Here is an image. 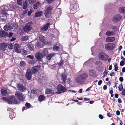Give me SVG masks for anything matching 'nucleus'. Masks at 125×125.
<instances>
[{
    "label": "nucleus",
    "mask_w": 125,
    "mask_h": 125,
    "mask_svg": "<svg viewBox=\"0 0 125 125\" xmlns=\"http://www.w3.org/2000/svg\"><path fill=\"white\" fill-rule=\"evenodd\" d=\"M88 75L86 73H83L78 75L75 78V82L79 84H81L83 83L88 78Z\"/></svg>",
    "instance_id": "obj_1"
},
{
    "label": "nucleus",
    "mask_w": 125,
    "mask_h": 125,
    "mask_svg": "<svg viewBox=\"0 0 125 125\" xmlns=\"http://www.w3.org/2000/svg\"><path fill=\"white\" fill-rule=\"evenodd\" d=\"M2 99L4 101H7L8 104H10L12 103L15 104H18L19 103L14 96H12L10 97V99L5 97L2 98Z\"/></svg>",
    "instance_id": "obj_2"
},
{
    "label": "nucleus",
    "mask_w": 125,
    "mask_h": 125,
    "mask_svg": "<svg viewBox=\"0 0 125 125\" xmlns=\"http://www.w3.org/2000/svg\"><path fill=\"white\" fill-rule=\"evenodd\" d=\"M39 41L41 42L40 45L39 44L40 42H38L37 44V46L40 47H42L43 45H45L46 44L45 39L44 36L42 35L40 36L39 37Z\"/></svg>",
    "instance_id": "obj_3"
},
{
    "label": "nucleus",
    "mask_w": 125,
    "mask_h": 125,
    "mask_svg": "<svg viewBox=\"0 0 125 125\" xmlns=\"http://www.w3.org/2000/svg\"><path fill=\"white\" fill-rule=\"evenodd\" d=\"M57 92L55 90V93L60 94L61 92H64L66 91L67 89L65 87L60 84L58 85L57 86Z\"/></svg>",
    "instance_id": "obj_4"
},
{
    "label": "nucleus",
    "mask_w": 125,
    "mask_h": 125,
    "mask_svg": "<svg viewBox=\"0 0 125 125\" xmlns=\"http://www.w3.org/2000/svg\"><path fill=\"white\" fill-rule=\"evenodd\" d=\"M52 9V6H49L47 8L45 12V16L46 18H49L51 16V10Z\"/></svg>",
    "instance_id": "obj_5"
},
{
    "label": "nucleus",
    "mask_w": 125,
    "mask_h": 125,
    "mask_svg": "<svg viewBox=\"0 0 125 125\" xmlns=\"http://www.w3.org/2000/svg\"><path fill=\"white\" fill-rule=\"evenodd\" d=\"M99 58L101 60L105 61L107 60L108 56L104 53L101 52L99 54Z\"/></svg>",
    "instance_id": "obj_6"
},
{
    "label": "nucleus",
    "mask_w": 125,
    "mask_h": 125,
    "mask_svg": "<svg viewBox=\"0 0 125 125\" xmlns=\"http://www.w3.org/2000/svg\"><path fill=\"white\" fill-rule=\"evenodd\" d=\"M40 69L39 66H35L32 67L30 70L32 74H36L38 72V70Z\"/></svg>",
    "instance_id": "obj_7"
},
{
    "label": "nucleus",
    "mask_w": 125,
    "mask_h": 125,
    "mask_svg": "<svg viewBox=\"0 0 125 125\" xmlns=\"http://www.w3.org/2000/svg\"><path fill=\"white\" fill-rule=\"evenodd\" d=\"M115 46V44L114 43H109L105 45V48L107 50H110L113 49Z\"/></svg>",
    "instance_id": "obj_8"
},
{
    "label": "nucleus",
    "mask_w": 125,
    "mask_h": 125,
    "mask_svg": "<svg viewBox=\"0 0 125 125\" xmlns=\"http://www.w3.org/2000/svg\"><path fill=\"white\" fill-rule=\"evenodd\" d=\"M31 24L28 23L25 24L24 27L23 28V30L25 31L28 32L32 29V28L30 26Z\"/></svg>",
    "instance_id": "obj_9"
},
{
    "label": "nucleus",
    "mask_w": 125,
    "mask_h": 125,
    "mask_svg": "<svg viewBox=\"0 0 125 125\" xmlns=\"http://www.w3.org/2000/svg\"><path fill=\"white\" fill-rule=\"evenodd\" d=\"M121 18V17L119 14L115 15L113 18V21L114 22H117L120 21Z\"/></svg>",
    "instance_id": "obj_10"
},
{
    "label": "nucleus",
    "mask_w": 125,
    "mask_h": 125,
    "mask_svg": "<svg viewBox=\"0 0 125 125\" xmlns=\"http://www.w3.org/2000/svg\"><path fill=\"white\" fill-rule=\"evenodd\" d=\"M16 97L20 100L23 101V95L19 92H17L15 94Z\"/></svg>",
    "instance_id": "obj_11"
},
{
    "label": "nucleus",
    "mask_w": 125,
    "mask_h": 125,
    "mask_svg": "<svg viewBox=\"0 0 125 125\" xmlns=\"http://www.w3.org/2000/svg\"><path fill=\"white\" fill-rule=\"evenodd\" d=\"M32 74L31 71L27 69L26 73V78L29 80L31 79V74Z\"/></svg>",
    "instance_id": "obj_12"
},
{
    "label": "nucleus",
    "mask_w": 125,
    "mask_h": 125,
    "mask_svg": "<svg viewBox=\"0 0 125 125\" xmlns=\"http://www.w3.org/2000/svg\"><path fill=\"white\" fill-rule=\"evenodd\" d=\"M17 87L18 89L20 91H23L26 90L25 88L20 83H19L17 84Z\"/></svg>",
    "instance_id": "obj_13"
},
{
    "label": "nucleus",
    "mask_w": 125,
    "mask_h": 125,
    "mask_svg": "<svg viewBox=\"0 0 125 125\" xmlns=\"http://www.w3.org/2000/svg\"><path fill=\"white\" fill-rule=\"evenodd\" d=\"M35 55L37 60L39 61H41V58L43 57L41 53L39 52L36 53L35 54Z\"/></svg>",
    "instance_id": "obj_14"
},
{
    "label": "nucleus",
    "mask_w": 125,
    "mask_h": 125,
    "mask_svg": "<svg viewBox=\"0 0 125 125\" xmlns=\"http://www.w3.org/2000/svg\"><path fill=\"white\" fill-rule=\"evenodd\" d=\"M7 7H5V5H3L1 7V8H5L4 9H2V13L5 15L6 17H7L8 16V14L7 13V12H6V9H7ZM1 9H2L1 8Z\"/></svg>",
    "instance_id": "obj_15"
},
{
    "label": "nucleus",
    "mask_w": 125,
    "mask_h": 125,
    "mask_svg": "<svg viewBox=\"0 0 125 125\" xmlns=\"http://www.w3.org/2000/svg\"><path fill=\"white\" fill-rule=\"evenodd\" d=\"M14 49L15 51L18 53H20L21 52L20 45L18 44L14 45Z\"/></svg>",
    "instance_id": "obj_16"
},
{
    "label": "nucleus",
    "mask_w": 125,
    "mask_h": 125,
    "mask_svg": "<svg viewBox=\"0 0 125 125\" xmlns=\"http://www.w3.org/2000/svg\"><path fill=\"white\" fill-rule=\"evenodd\" d=\"M55 90H52L50 89H47L45 91V93L46 94H51L52 95L55 93Z\"/></svg>",
    "instance_id": "obj_17"
},
{
    "label": "nucleus",
    "mask_w": 125,
    "mask_h": 125,
    "mask_svg": "<svg viewBox=\"0 0 125 125\" xmlns=\"http://www.w3.org/2000/svg\"><path fill=\"white\" fill-rule=\"evenodd\" d=\"M49 23H48L45 25L43 26L41 29V31H44L47 30L48 27L50 26Z\"/></svg>",
    "instance_id": "obj_18"
},
{
    "label": "nucleus",
    "mask_w": 125,
    "mask_h": 125,
    "mask_svg": "<svg viewBox=\"0 0 125 125\" xmlns=\"http://www.w3.org/2000/svg\"><path fill=\"white\" fill-rule=\"evenodd\" d=\"M115 37H108L106 38L105 40L107 42H113L115 41Z\"/></svg>",
    "instance_id": "obj_19"
},
{
    "label": "nucleus",
    "mask_w": 125,
    "mask_h": 125,
    "mask_svg": "<svg viewBox=\"0 0 125 125\" xmlns=\"http://www.w3.org/2000/svg\"><path fill=\"white\" fill-rule=\"evenodd\" d=\"M61 79L62 80V83L64 84L67 80V77L65 74H62L61 75Z\"/></svg>",
    "instance_id": "obj_20"
},
{
    "label": "nucleus",
    "mask_w": 125,
    "mask_h": 125,
    "mask_svg": "<svg viewBox=\"0 0 125 125\" xmlns=\"http://www.w3.org/2000/svg\"><path fill=\"white\" fill-rule=\"evenodd\" d=\"M77 6L75 3L73 4H70V8L72 10H75L77 9Z\"/></svg>",
    "instance_id": "obj_21"
},
{
    "label": "nucleus",
    "mask_w": 125,
    "mask_h": 125,
    "mask_svg": "<svg viewBox=\"0 0 125 125\" xmlns=\"http://www.w3.org/2000/svg\"><path fill=\"white\" fill-rule=\"evenodd\" d=\"M28 6V3L27 0H24L23 2L22 7L23 9H26Z\"/></svg>",
    "instance_id": "obj_22"
},
{
    "label": "nucleus",
    "mask_w": 125,
    "mask_h": 125,
    "mask_svg": "<svg viewBox=\"0 0 125 125\" xmlns=\"http://www.w3.org/2000/svg\"><path fill=\"white\" fill-rule=\"evenodd\" d=\"M12 29V27L10 25H5L4 27V29L6 31H10Z\"/></svg>",
    "instance_id": "obj_23"
},
{
    "label": "nucleus",
    "mask_w": 125,
    "mask_h": 125,
    "mask_svg": "<svg viewBox=\"0 0 125 125\" xmlns=\"http://www.w3.org/2000/svg\"><path fill=\"white\" fill-rule=\"evenodd\" d=\"M7 46V45L5 43H1L0 45V48L2 50L4 51L5 50Z\"/></svg>",
    "instance_id": "obj_24"
},
{
    "label": "nucleus",
    "mask_w": 125,
    "mask_h": 125,
    "mask_svg": "<svg viewBox=\"0 0 125 125\" xmlns=\"http://www.w3.org/2000/svg\"><path fill=\"white\" fill-rule=\"evenodd\" d=\"M89 73L90 75L93 77H95L97 76L95 73V72L94 70H89Z\"/></svg>",
    "instance_id": "obj_25"
},
{
    "label": "nucleus",
    "mask_w": 125,
    "mask_h": 125,
    "mask_svg": "<svg viewBox=\"0 0 125 125\" xmlns=\"http://www.w3.org/2000/svg\"><path fill=\"white\" fill-rule=\"evenodd\" d=\"M28 49H27V50H29L30 51H33L34 50V48L33 46L30 44H28L27 45Z\"/></svg>",
    "instance_id": "obj_26"
},
{
    "label": "nucleus",
    "mask_w": 125,
    "mask_h": 125,
    "mask_svg": "<svg viewBox=\"0 0 125 125\" xmlns=\"http://www.w3.org/2000/svg\"><path fill=\"white\" fill-rule=\"evenodd\" d=\"M106 34L107 36H112L115 35V33L114 32L112 31H108L106 33Z\"/></svg>",
    "instance_id": "obj_27"
},
{
    "label": "nucleus",
    "mask_w": 125,
    "mask_h": 125,
    "mask_svg": "<svg viewBox=\"0 0 125 125\" xmlns=\"http://www.w3.org/2000/svg\"><path fill=\"white\" fill-rule=\"evenodd\" d=\"M42 14V11H37L36 12L35 15V17H39L41 16Z\"/></svg>",
    "instance_id": "obj_28"
},
{
    "label": "nucleus",
    "mask_w": 125,
    "mask_h": 125,
    "mask_svg": "<svg viewBox=\"0 0 125 125\" xmlns=\"http://www.w3.org/2000/svg\"><path fill=\"white\" fill-rule=\"evenodd\" d=\"M48 53L47 50L45 48L44 49L43 51L41 53L43 57L47 55Z\"/></svg>",
    "instance_id": "obj_29"
},
{
    "label": "nucleus",
    "mask_w": 125,
    "mask_h": 125,
    "mask_svg": "<svg viewBox=\"0 0 125 125\" xmlns=\"http://www.w3.org/2000/svg\"><path fill=\"white\" fill-rule=\"evenodd\" d=\"M55 54H54L53 53L50 54L46 56L48 60H50L51 59V58L55 56Z\"/></svg>",
    "instance_id": "obj_30"
},
{
    "label": "nucleus",
    "mask_w": 125,
    "mask_h": 125,
    "mask_svg": "<svg viewBox=\"0 0 125 125\" xmlns=\"http://www.w3.org/2000/svg\"><path fill=\"white\" fill-rule=\"evenodd\" d=\"M119 11L120 13H125V7H121L119 9Z\"/></svg>",
    "instance_id": "obj_31"
},
{
    "label": "nucleus",
    "mask_w": 125,
    "mask_h": 125,
    "mask_svg": "<svg viewBox=\"0 0 125 125\" xmlns=\"http://www.w3.org/2000/svg\"><path fill=\"white\" fill-rule=\"evenodd\" d=\"M7 34V33L3 31H0V36L1 37L5 36Z\"/></svg>",
    "instance_id": "obj_32"
},
{
    "label": "nucleus",
    "mask_w": 125,
    "mask_h": 125,
    "mask_svg": "<svg viewBox=\"0 0 125 125\" xmlns=\"http://www.w3.org/2000/svg\"><path fill=\"white\" fill-rule=\"evenodd\" d=\"M45 97L43 95H41L39 97L38 99L40 102H42L45 100Z\"/></svg>",
    "instance_id": "obj_33"
},
{
    "label": "nucleus",
    "mask_w": 125,
    "mask_h": 125,
    "mask_svg": "<svg viewBox=\"0 0 125 125\" xmlns=\"http://www.w3.org/2000/svg\"><path fill=\"white\" fill-rule=\"evenodd\" d=\"M28 36H22L21 37V41H26L28 40Z\"/></svg>",
    "instance_id": "obj_34"
},
{
    "label": "nucleus",
    "mask_w": 125,
    "mask_h": 125,
    "mask_svg": "<svg viewBox=\"0 0 125 125\" xmlns=\"http://www.w3.org/2000/svg\"><path fill=\"white\" fill-rule=\"evenodd\" d=\"M1 93L3 96H5L7 94V91L5 89H2L1 90Z\"/></svg>",
    "instance_id": "obj_35"
},
{
    "label": "nucleus",
    "mask_w": 125,
    "mask_h": 125,
    "mask_svg": "<svg viewBox=\"0 0 125 125\" xmlns=\"http://www.w3.org/2000/svg\"><path fill=\"white\" fill-rule=\"evenodd\" d=\"M39 3L37 2L33 5V8L35 9H37L39 7Z\"/></svg>",
    "instance_id": "obj_36"
},
{
    "label": "nucleus",
    "mask_w": 125,
    "mask_h": 125,
    "mask_svg": "<svg viewBox=\"0 0 125 125\" xmlns=\"http://www.w3.org/2000/svg\"><path fill=\"white\" fill-rule=\"evenodd\" d=\"M17 4L18 5L21 6L22 3L23 2L24 0H17Z\"/></svg>",
    "instance_id": "obj_37"
},
{
    "label": "nucleus",
    "mask_w": 125,
    "mask_h": 125,
    "mask_svg": "<svg viewBox=\"0 0 125 125\" xmlns=\"http://www.w3.org/2000/svg\"><path fill=\"white\" fill-rule=\"evenodd\" d=\"M39 90H38L35 89L32 90L31 92L32 93H34L36 94H39L38 93Z\"/></svg>",
    "instance_id": "obj_38"
},
{
    "label": "nucleus",
    "mask_w": 125,
    "mask_h": 125,
    "mask_svg": "<svg viewBox=\"0 0 125 125\" xmlns=\"http://www.w3.org/2000/svg\"><path fill=\"white\" fill-rule=\"evenodd\" d=\"M20 65L22 66H25L26 65L25 62L24 61H21L20 62Z\"/></svg>",
    "instance_id": "obj_39"
},
{
    "label": "nucleus",
    "mask_w": 125,
    "mask_h": 125,
    "mask_svg": "<svg viewBox=\"0 0 125 125\" xmlns=\"http://www.w3.org/2000/svg\"><path fill=\"white\" fill-rule=\"evenodd\" d=\"M8 47L10 49H11L13 48V46L12 44V43H10L8 45Z\"/></svg>",
    "instance_id": "obj_40"
},
{
    "label": "nucleus",
    "mask_w": 125,
    "mask_h": 125,
    "mask_svg": "<svg viewBox=\"0 0 125 125\" xmlns=\"http://www.w3.org/2000/svg\"><path fill=\"white\" fill-rule=\"evenodd\" d=\"M53 49L54 51H57L59 49V47L57 46H55L53 47Z\"/></svg>",
    "instance_id": "obj_41"
},
{
    "label": "nucleus",
    "mask_w": 125,
    "mask_h": 125,
    "mask_svg": "<svg viewBox=\"0 0 125 125\" xmlns=\"http://www.w3.org/2000/svg\"><path fill=\"white\" fill-rule=\"evenodd\" d=\"M119 90L120 91H121L122 90L123 86L122 84H121L119 85L118 86Z\"/></svg>",
    "instance_id": "obj_42"
},
{
    "label": "nucleus",
    "mask_w": 125,
    "mask_h": 125,
    "mask_svg": "<svg viewBox=\"0 0 125 125\" xmlns=\"http://www.w3.org/2000/svg\"><path fill=\"white\" fill-rule=\"evenodd\" d=\"M29 3L30 4H32L36 2V0H28Z\"/></svg>",
    "instance_id": "obj_43"
},
{
    "label": "nucleus",
    "mask_w": 125,
    "mask_h": 125,
    "mask_svg": "<svg viewBox=\"0 0 125 125\" xmlns=\"http://www.w3.org/2000/svg\"><path fill=\"white\" fill-rule=\"evenodd\" d=\"M22 54L23 55H26L27 54V52L25 50H23L22 51Z\"/></svg>",
    "instance_id": "obj_44"
},
{
    "label": "nucleus",
    "mask_w": 125,
    "mask_h": 125,
    "mask_svg": "<svg viewBox=\"0 0 125 125\" xmlns=\"http://www.w3.org/2000/svg\"><path fill=\"white\" fill-rule=\"evenodd\" d=\"M27 57L28 58H29L31 59H33L34 58V56L33 55H27Z\"/></svg>",
    "instance_id": "obj_45"
},
{
    "label": "nucleus",
    "mask_w": 125,
    "mask_h": 125,
    "mask_svg": "<svg viewBox=\"0 0 125 125\" xmlns=\"http://www.w3.org/2000/svg\"><path fill=\"white\" fill-rule=\"evenodd\" d=\"M63 61L62 60H61L59 63H58V65L60 66H61L63 64Z\"/></svg>",
    "instance_id": "obj_46"
},
{
    "label": "nucleus",
    "mask_w": 125,
    "mask_h": 125,
    "mask_svg": "<svg viewBox=\"0 0 125 125\" xmlns=\"http://www.w3.org/2000/svg\"><path fill=\"white\" fill-rule=\"evenodd\" d=\"M125 64V62L124 61H121L120 63V65L123 66Z\"/></svg>",
    "instance_id": "obj_47"
},
{
    "label": "nucleus",
    "mask_w": 125,
    "mask_h": 125,
    "mask_svg": "<svg viewBox=\"0 0 125 125\" xmlns=\"http://www.w3.org/2000/svg\"><path fill=\"white\" fill-rule=\"evenodd\" d=\"M25 106L29 108L30 106V104L29 103H27L25 104Z\"/></svg>",
    "instance_id": "obj_48"
},
{
    "label": "nucleus",
    "mask_w": 125,
    "mask_h": 125,
    "mask_svg": "<svg viewBox=\"0 0 125 125\" xmlns=\"http://www.w3.org/2000/svg\"><path fill=\"white\" fill-rule=\"evenodd\" d=\"M122 94L123 95H125V89H124L122 92Z\"/></svg>",
    "instance_id": "obj_49"
},
{
    "label": "nucleus",
    "mask_w": 125,
    "mask_h": 125,
    "mask_svg": "<svg viewBox=\"0 0 125 125\" xmlns=\"http://www.w3.org/2000/svg\"><path fill=\"white\" fill-rule=\"evenodd\" d=\"M36 62L35 60H34L31 61V63L32 64H34Z\"/></svg>",
    "instance_id": "obj_50"
},
{
    "label": "nucleus",
    "mask_w": 125,
    "mask_h": 125,
    "mask_svg": "<svg viewBox=\"0 0 125 125\" xmlns=\"http://www.w3.org/2000/svg\"><path fill=\"white\" fill-rule=\"evenodd\" d=\"M99 117L101 119H103V116L101 115H99Z\"/></svg>",
    "instance_id": "obj_51"
},
{
    "label": "nucleus",
    "mask_w": 125,
    "mask_h": 125,
    "mask_svg": "<svg viewBox=\"0 0 125 125\" xmlns=\"http://www.w3.org/2000/svg\"><path fill=\"white\" fill-rule=\"evenodd\" d=\"M119 81L121 82H122L123 81V78L122 77H120L119 78Z\"/></svg>",
    "instance_id": "obj_52"
},
{
    "label": "nucleus",
    "mask_w": 125,
    "mask_h": 125,
    "mask_svg": "<svg viewBox=\"0 0 125 125\" xmlns=\"http://www.w3.org/2000/svg\"><path fill=\"white\" fill-rule=\"evenodd\" d=\"M101 62L100 61H97L96 62H95V63L96 65H98V64H100V63H101Z\"/></svg>",
    "instance_id": "obj_53"
},
{
    "label": "nucleus",
    "mask_w": 125,
    "mask_h": 125,
    "mask_svg": "<svg viewBox=\"0 0 125 125\" xmlns=\"http://www.w3.org/2000/svg\"><path fill=\"white\" fill-rule=\"evenodd\" d=\"M54 0H46L49 3H50L52 2Z\"/></svg>",
    "instance_id": "obj_54"
},
{
    "label": "nucleus",
    "mask_w": 125,
    "mask_h": 125,
    "mask_svg": "<svg viewBox=\"0 0 125 125\" xmlns=\"http://www.w3.org/2000/svg\"><path fill=\"white\" fill-rule=\"evenodd\" d=\"M107 73V71H104V76H106Z\"/></svg>",
    "instance_id": "obj_55"
},
{
    "label": "nucleus",
    "mask_w": 125,
    "mask_h": 125,
    "mask_svg": "<svg viewBox=\"0 0 125 125\" xmlns=\"http://www.w3.org/2000/svg\"><path fill=\"white\" fill-rule=\"evenodd\" d=\"M102 83V81L100 80L99 81L98 83V84L99 85H100Z\"/></svg>",
    "instance_id": "obj_56"
},
{
    "label": "nucleus",
    "mask_w": 125,
    "mask_h": 125,
    "mask_svg": "<svg viewBox=\"0 0 125 125\" xmlns=\"http://www.w3.org/2000/svg\"><path fill=\"white\" fill-rule=\"evenodd\" d=\"M107 88V85H104L103 86V89L105 90Z\"/></svg>",
    "instance_id": "obj_57"
},
{
    "label": "nucleus",
    "mask_w": 125,
    "mask_h": 125,
    "mask_svg": "<svg viewBox=\"0 0 125 125\" xmlns=\"http://www.w3.org/2000/svg\"><path fill=\"white\" fill-rule=\"evenodd\" d=\"M32 12V10H31L29 11L28 12V14L29 15H30L31 14Z\"/></svg>",
    "instance_id": "obj_58"
},
{
    "label": "nucleus",
    "mask_w": 125,
    "mask_h": 125,
    "mask_svg": "<svg viewBox=\"0 0 125 125\" xmlns=\"http://www.w3.org/2000/svg\"><path fill=\"white\" fill-rule=\"evenodd\" d=\"M122 48V46L121 45L119 46V47L118 48V50L119 51H121V49Z\"/></svg>",
    "instance_id": "obj_59"
},
{
    "label": "nucleus",
    "mask_w": 125,
    "mask_h": 125,
    "mask_svg": "<svg viewBox=\"0 0 125 125\" xmlns=\"http://www.w3.org/2000/svg\"><path fill=\"white\" fill-rule=\"evenodd\" d=\"M120 111H118L117 110L116 111V114L117 115H120Z\"/></svg>",
    "instance_id": "obj_60"
},
{
    "label": "nucleus",
    "mask_w": 125,
    "mask_h": 125,
    "mask_svg": "<svg viewBox=\"0 0 125 125\" xmlns=\"http://www.w3.org/2000/svg\"><path fill=\"white\" fill-rule=\"evenodd\" d=\"M16 40V38H15V37L12 38V39H10V41L11 42H12V41H14V40Z\"/></svg>",
    "instance_id": "obj_61"
},
{
    "label": "nucleus",
    "mask_w": 125,
    "mask_h": 125,
    "mask_svg": "<svg viewBox=\"0 0 125 125\" xmlns=\"http://www.w3.org/2000/svg\"><path fill=\"white\" fill-rule=\"evenodd\" d=\"M115 75V73L114 72L112 73H111L110 74V75L111 76H114Z\"/></svg>",
    "instance_id": "obj_62"
},
{
    "label": "nucleus",
    "mask_w": 125,
    "mask_h": 125,
    "mask_svg": "<svg viewBox=\"0 0 125 125\" xmlns=\"http://www.w3.org/2000/svg\"><path fill=\"white\" fill-rule=\"evenodd\" d=\"M118 102L120 103H121L122 102L121 100L120 99L118 98Z\"/></svg>",
    "instance_id": "obj_63"
},
{
    "label": "nucleus",
    "mask_w": 125,
    "mask_h": 125,
    "mask_svg": "<svg viewBox=\"0 0 125 125\" xmlns=\"http://www.w3.org/2000/svg\"><path fill=\"white\" fill-rule=\"evenodd\" d=\"M122 71L123 73L125 72V67H123L122 68Z\"/></svg>",
    "instance_id": "obj_64"
}]
</instances>
